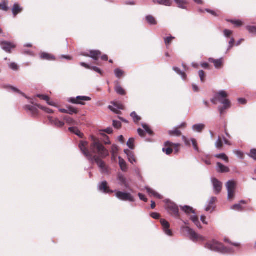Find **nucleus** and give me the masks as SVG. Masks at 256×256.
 <instances>
[{"label": "nucleus", "mask_w": 256, "mask_h": 256, "mask_svg": "<svg viewBox=\"0 0 256 256\" xmlns=\"http://www.w3.org/2000/svg\"><path fill=\"white\" fill-rule=\"evenodd\" d=\"M92 143L90 150L88 148V144L86 141L80 142L78 147L84 156L91 162H96L100 168L102 172L108 173V168L102 160L108 155V151L100 142L99 139L94 136H91Z\"/></svg>", "instance_id": "nucleus-1"}, {"label": "nucleus", "mask_w": 256, "mask_h": 256, "mask_svg": "<svg viewBox=\"0 0 256 256\" xmlns=\"http://www.w3.org/2000/svg\"><path fill=\"white\" fill-rule=\"evenodd\" d=\"M204 247L212 251L220 252L222 253H226L228 248L220 242L212 240L206 242L204 245Z\"/></svg>", "instance_id": "nucleus-2"}, {"label": "nucleus", "mask_w": 256, "mask_h": 256, "mask_svg": "<svg viewBox=\"0 0 256 256\" xmlns=\"http://www.w3.org/2000/svg\"><path fill=\"white\" fill-rule=\"evenodd\" d=\"M183 228L188 232L190 236V239L194 242H204L205 240V238L198 234L192 229L188 226H184Z\"/></svg>", "instance_id": "nucleus-3"}, {"label": "nucleus", "mask_w": 256, "mask_h": 256, "mask_svg": "<svg viewBox=\"0 0 256 256\" xmlns=\"http://www.w3.org/2000/svg\"><path fill=\"white\" fill-rule=\"evenodd\" d=\"M226 187L228 192V199L233 200L235 196L236 182L233 180H229L226 184Z\"/></svg>", "instance_id": "nucleus-4"}, {"label": "nucleus", "mask_w": 256, "mask_h": 256, "mask_svg": "<svg viewBox=\"0 0 256 256\" xmlns=\"http://www.w3.org/2000/svg\"><path fill=\"white\" fill-rule=\"evenodd\" d=\"M116 196L120 200L123 201L134 202V197L130 193L122 192H117L116 194Z\"/></svg>", "instance_id": "nucleus-5"}, {"label": "nucleus", "mask_w": 256, "mask_h": 256, "mask_svg": "<svg viewBox=\"0 0 256 256\" xmlns=\"http://www.w3.org/2000/svg\"><path fill=\"white\" fill-rule=\"evenodd\" d=\"M169 213L178 218H180L179 210L176 204L173 202H168L167 204Z\"/></svg>", "instance_id": "nucleus-6"}, {"label": "nucleus", "mask_w": 256, "mask_h": 256, "mask_svg": "<svg viewBox=\"0 0 256 256\" xmlns=\"http://www.w3.org/2000/svg\"><path fill=\"white\" fill-rule=\"evenodd\" d=\"M91 100V98L86 96H78L76 98H71L68 102L74 104H80L84 105L85 103L84 101H89Z\"/></svg>", "instance_id": "nucleus-7"}, {"label": "nucleus", "mask_w": 256, "mask_h": 256, "mask_svg": "<svg viewBox=\"0 0 256 256\" xmlns=\"http://www.w3.org/2000/svg\"><path fill=\"white\" fill-rule=\"evenodd\" d=\"M212 181L214 186V194H218L222 190V182L216 178H212Z\"/></svg>", "instance_id": "nucleus-8"}, {"label": "nucleus", "mask_w": 256, "mask_h": 256, "mask_svg": "<svg viewBox=\"0 0 256 256\" xmlns=\"http://www.w3.org/2000/svg\"><path fill=\"white\" fill-rule=\"evenodd\" d=\"M228 95L227 93L224 90L220 91L217 93V98L218 101L222 104H227L230 102L229 100L227 99Z\"/></svg>", "instance_id": "nucleus-9"}, {"label": "nucleus", "mask_w": 256, "mask_h": 256, "mask_svg": "<svg viewBox=\"0 0 256 256\" xmlns=\"http://www.w3.org/2000/svg\"><path fill=\"white\" fill-rule=\"evenodd\" d=\"M0 45L4 50L8 52H10L11 50L16 48V45L14 43L6 41L1 42Z\"/></svg>", "instance_id": "nucleus-10"}, {"label": "nucleus", "mask_w": 256, "mask_h": 256, "mask_svg": "<svg viewBox=\"0 0 256 256\" xmlns=\"http://www.w3.org/2000/svg\"><path fill=\"white\" fill-rule=\"evenodd\" d=\"M160 223L163 227V229L165 233L169 236H172V233L171 230L169 228L170 226L169 223L164 219L160 220Z\"/></svg>", "instance_id": "nucleus-11"}, {"label": "nucleus", "mask_w": 256, "mask_h": 256, "mask_svg": "<svg viewBox=\"0 0 256 256\" xmlns=\"http://www.w3.org/2000/svg\"><path fill=\"white\" fill-rule=\"evenodd\" d=\"M208 61L210 62L213 63L216 68L220 69L223 67L224 60L222 58L217 60L213 58H210L208 59Z\"/></svg>", "instance_id": "nucleus-12"}, {"label": "nucleus", "mask_w": 256, "mask_h": 256, "mask_svg": "<svg viewBox=\"0 0 256 256\" xmlns=\"http://www.w3.org/2000/svg\"><path fill=\"white\" fill-rule=\"evenodd\" d=\"M101 52L99 50H90V54H83V56L86 57H90L94 60H98L101 56Z\"/></svg>", "instance_id": "nucleus-13"}, {"label": "nucleus", "mask_w": 256, "mask_h": 256, "mask_svg": "<svg viewBox=\"0 0 256 256\" xmlns=\"http://www.w3.org/2000/svg\"><path fill=\"white\" fill-rule=\"evenodd\" d=\"M155 4L162 5L166 6H170L172 4V0H152Z\"/></svg>", "instance_id": "nucleus-14"}, {"label": "nucleus", "mask_w": 256, "mask_h": 256, "mask_svg": "<svg viewBox=\"0 0 256 256\" xmlns=\"http://www.w3.org/2000/svg\"><path fill=\"white\" fill-rule=\"evenodd\" d=\"M40 58L42 60L53 61L56 60L55 56L50 54L46 52H42L40 54Z\"/></svg>", "instance_id": "nucleus-15"}, {"label": "nucleus", "mask_w": 256, "mask_h": 256, "mask_svg": "<svg viewBox=\"0 0 256 256\" xmlns=\"http://www.w3.org/2000/svg\"><path fill=\"white\" fill-rule=\"evenodd\" d=\"M99 189L104 193H112L113 192L110 190L109 186L106 181L102 182L100 186Z\"/></svg>", "instance_id": "nucleus-16"}, {"label": "nucleus", "mask_w": 256, "mask_h": 256, "mask_svg": "<svg viewBox=\"0 0 256 256\" xmlns=\"http://www.w3.org/2000/svg\"><path fill=\"white\" fill-rule=\"evenodd\" d=\"M216 166L218 167L217 171L220 173L228 172L230 171V168L222 164L220 162H217Z\"/></svg>", "instance_id": "nucleus-17"}, {"label": "nucleus", "mask_w": 256, "mask_h": 256, "mask_svg": "<svg viewBox=\"0 0 256 256\" xmlns=\"http://www.w3.org/2000/svg\"><path fill=\"white\" fill-rule=\"evenodd\" d=\"M48 119L52 124L54 125L56 127L62 128L64 124V123L63 122L60 121L57 118H54L52 117H48Z\"/></svg>", "instance_id": "nucleus-18"}, {"label": "nucleus", "mask_w": 256, "mask_h": 256, "mask_svg": "<svg viewBox=\"0 0 256 256\" xmlns=\"http://www.w3.org/2000/svg\"><path fill=\"white\" fill-rule=\"evenodd\" d=\"M164 145L172 146L173 151H174V153L176 154L178 152L180 146V144H174L169 141L166 142L164 143Z\"/></svg>", "instance_id": "nucleus-19"}, {"label": "nucleus", "mask_w": 256, "mask_h": 256, "mask_svg": "<svg viewBox=\"0 0 256 256\" xmlns=\"http://www.w3.org/2000/svg\"><path fill=\"white\" fill-rule=\"evenodd\" d=\"M26 110H30L33 116H36L38 115V109L34 106L30 105H26L24 107Z\"/></svg>", "instance_id": "nucleus-20"}, {"label": "nucleus", "mask_w": 256, "mask_h": 256, "mask_svg": "<svg viewBox=\"0 0 256 256\" xmlns=\"http://www.w3.org/2000/svg\"><path fill=\"white\" fill-rule=\"evenodd\" d=\"M115 90L119 94L122 96H124L126 94L125 90L120 85L118 82L115 86Z\"/></svg>", "instance_id": "nucleus-21"}, {"label": "nucleus", "mask_w": 256, "mask_h": 256, "mask_svg": "<svg viewBox=\"0 0 256 256\" xmlns=\"http://www.w3.org/2000/svg\"><path fill=\"white\" fill-rule=\"evenodd\" d=\"M118 180L120 182L121 185L124 186L126 188L128 186L126 179L124 175L119 174L118 175Z\"/></svg>", "instance_id": "nucleus-22"}, {"label": "nucleus", "mask_w": 256, "mask_h": 256, "mask_svg": "<svg viewBox=\"0 0 256 256\" xmlns=\"http://www.w3.org/2000/svg\"><path fill=\"white\" fill-rule=\"evenodd\" d=\"M119 164L123 172L127 171V164L124 160L120 158H119Z\"/></svg>", "instance_id": "nucleus-23"}, {"label": "nucleus", "mask_w": 256, "mask_h": 256, "mask_svg": "<svg viewBox=\"0 0 256 256\" xmlns=\"http://www.w3.org/2000/svg\"><path fill=\"white\" fill-rule=\"evenodd\" d=\"M223 106H219L218 107V110L220 112V113L221 116L223 115L224 112L225 110L228 108H229L231 106V103L230 102V103H228L227 104H223Z\"/></svg>", "instance_id": "nucleus-24"}, {"label": "nucleus", "mask_w": 256, "mask_h": 256, "mask_svg": "<svg viewBox=\"0 0 256 256\" xmlns=\"http://www.w3.org/2000/svg\"><path fill=\"white\" fill-rule=\"evenodd\" d=\"M22 11V8H20L18 4H14L12 9L13 14L15 16Z\"/></svg>", "instance_id": "nucleus-25"}, {"label": "nucleus", "mask_w": 256, "mask_h": 256, "mask_svg": "<svg viewBox=\"0 0 256 256\" xmlns=\"http://www.w3.org/2000/svg\"><path fill=\"white\" fill-rule=\"evenodd\" d=\"M68 130L70 132L76 134V135L78 136L80 138H82L83 136V134H82L77 128L70 127V128H68Z\"/></svg>", "instance_id": "nucleus-26"}, {"label": "nucleus", "mask_w": 256, "mask_h": 256, "mask_svg": "<svg viewBox=\"0 0 256 256\" xmlns=\"http://www.w3.org/2000/svg\"><path fill=\"white\" fill-rule=\"evenodd\" d=\"M147 22L150 25H154L156 24L155 18L151 15H148L146 17Z\"/></svg>", "instance_id": "nucleus-27"}, {"label": "nucleus", "mask_w": 256, "mask_h": 256, "mask_svg": "<svg viewBox=\"0 0 256 256\" xmlns=\"http://www.w3.org/2000/svg\"><path fill=\"white\" fill-rule=\"evenodd\" d=\"M205 128V125L204 124H197L193 126L192 128L194 130L198 132H201Z\"/></svg>", "instance_id": "nucleus-28"}, {"label": "nucleus", "mask_w": 256, "mask_h": 256, "mask_svg": "<svg viewBox=\"0 0 256 256\" xmlns=\"http://www.w3.org/2000/svg\"><path fill=\"white\" fill-rule=\"evenodd\" d=\"M181 209L187 214L194 213V210H193V208L188 206H181Z\"/></svg>", "instance_id": "nucleus-29"}, {"label": "nucleus", "mask_w": 256, "mask_h": 256, "mask_svg": "<svg viewBox=\"0 0 256 256\" xmlns=\"http://www.w3.org/2000/svg\"><path fill=\"white\" fill-rule=\"evenodd\" d=\"M162 152L167 155H170L172 152L173 150L172 146L164 145V147L162 148Z\"/></svg>", "instance_id": "nucleus-30"}, {"label": "nucleus", "mask_w": 256, "mask_h": 256, "mask_svg": "<svg viewBox=\"0 0 256 256\" xmlns=\"http://www.w3.org/2000/svg\"><path fill=\"white\" fill-rule=\"evenodd\" d=\"M180 8L182 9L186 8L185 5L186 4V2L184 0H174Z\"/></svg>", "instance_id": "nucleus-31"}, {"label": "nucleus", "mask_w": 256, "mask_h": 256, "mask_svg": "<svg viewBox=\"0 0 256 256\" xmlns=\"http://www.w3.org/2000/svg\"><path fill=\"white\" fill-rule=\"evenodd\" d=\"M168 134L172 136H180L182 134V132L178 130V128H176L173 130L169 131Z\"/></svg>", "instance_id": "nucleus-32"}, {"label": "nucleus", "mask_w": 256, "mask_h": 256, "mask_svg": "<svg viewBox=\"0 0 256 256\" xmlns=\"http://www.w3.org/2000/svg\"><path fill=\"white\" fill-rule=\"evenodd\" d=\"M130 116L132 118L134 122L135 123H138L141 120V118L139 116L134 112L131 113Z\"/></svg>", "instance_id": "nucleus-33"}, {"label": "nucleus", "mask_w": 256, "mask_h": 256, "mask_svg": "<svg viewBox=\"0 0 256 256\" xmlns=\"http://www.w3.org/2000/svg\"><path fill=\"white\" fill-rule=\"evenodd\" d=\"M234 25L235 27L238 28L242 25V22L240 20H228Z\"/></svg>", "instance_id": "nucleus-34"}, {"label": "nucleus", "mask_w": 256, "mask_h": 256, "mask_svg": "<svg viewBox=\"0 0 256 256\" xmlns=\"http://www.w3.org/2000/svg\"><path fill=\"white\" fill-rule=\"evenodd\" d=\"M215 157L218 158L222 159L224 160L226 162H228V158L227 156L224 154H216L215 156Z\"/></svg>", "instance_id": "nucleus-35"}, {"label": "nucleus", "mask_w": 256, "mask_h": 256, "mask_svg": "<svg viewBox=\"0 0 256 256\" xmlns=\"http://www.w3.org/2000/svg\"><path fill=\"white\" fill-rule=\"evenodd\" d=\"M142 126L145 131L150 136L154 135L153 131L150 128L149 126L146 124H142Z\"/></svg>", "instance_id": "nucleus-36"}, {"label": "nucleus", "mask_w": 256, "mask_h": 256, "mask_svg": "<svg viewBox=\"0 0 256 256\" xmlns=\"http://www.w3.org/2000/svg\"><path fill=\"white\" fill-rule=\"evenodd\" d=\"M190 219L198 228H201L200 222H199L198 218L196 216H192Z\"/></svg>", "instance_id": "nucleus-37"}, {"label": "nucleus", "mask_w": 256, "mask_h": 256, "mask_svg": "<svg viewBox=\"0 0 256 256\" xmlns=\"http://www.w3.org/2000/svg\"><path fill=\"white\" fill-rule=\"evenodd\" d=\"M173 70L176 72H177L178 74H180L182 76V78L183 79H184V80L186 79V75L185 74V72H182V71H180V70L178 68H176V67H174L173 68Z\"/></svg>", "instance_id": "nucleus-38"}, {"label": "nucleus", "mask_w": 256, "mask_h": 256, "mask_svg": "<svg viewBox=\"0 0 256 256\" xmlns=\"http://www.w3.org/2000/svg\"><path fill=\"white\" fill-rule=\"evenodd\" d=\"M64 118L66 122L68 124H76L75 120L70 116H65Z\"/></svg>", "instance_id": "nucleus-39"}, {"label": "nucleus", "mask_w": 256, "mask_h": 256, "mask_svg": "<svg viewBox=\"0 0 256 256\" xmlns=\"http://www.w3.org/2000/svg\"><path fill=\"white\" fill-rule=\"evenodd\" d=\"M35 106H37L38 108H40V109L45 111L47 113L50 114V113H52L53 112L52 110L51 109L49 108H47L42 106L41 105L38 104H36Z\"/></svg>", "instance_id": "nucleus-40"}, {"label": "nucleus", "mask_w": 256, "mask_h": 256, "mask_svg": "<svg viewBox=\"0 0 256 256\" xmlns=\"http://www.w3.org/2000/svg\"><path fill=\"white\" fill-rule=\"evenodd\" d=\"M134 138H130L128 142L127 145L130 149H134Z\"/></svg>", "instance_id": "nucleus-41"}, {"label": "nucleus", "mask_w": 256, "mask_h": 256, "mask_svg": "<svg viewBox=\"0 0 256 256\" xmlns=\"http://www.w3.org/2000/svg\"><path fill=\"white\" fill-rule=\"evenodd\" d=\"M216 146L217 148L220 150L223 146V143L222 138L219 136L217 142L216 143Z\"/></svg>", "instance_id": "nucleus-42"}, {"label": "nucleus", "mask_w": 256, "mask_h": 256, "mask_svg": "<svg viewBox=\"0 0 256 256\" xmlns=\"http://www.w3.org/2000/svg\"><path fill=\"white\" fill-rule=\"evenodd\" d=\"M78 112V110L77 108H76L72 106H70L68 108V114H77Z\"/></svg>", "instance_id": "nucleus-43"}, {"label": "nucleus", "mask_w": 256, "mask_h": 256, "mask_svg": "<svg viewBox=\"0 0 256 256\" xmlns=\"http://www.w3.org/2000/svg\"><path fill=\"white\" fill-rule=\"evenodd\" d=\"M114 73L116 76L118 78H121L124 74L123 71L119 68L116 69L114 70Z\"/></svg>", "instance_id": "nucleus-44"}, {"label": "nucleus", "mask_w": 256, "mask_h": 256, "mask_svg": "<svg viewBox=\"0 0 256 256\" xmlns=\"http://www.w3.org/2000/svg\"><path fill=\"white\" fill-rule=\"evenodd\" d=\"M4 88H10L11 90H12L14 92H18V93H19V94H20L22 95H24V94H23L22 92H21L17 88H14L12 86H4Z\"/></svg>", "instance_id": "nucleus-45"}, {"label": "nucleus", "mask_w": 256, "mask_h": 256, "mask_svg": "<svg viewBox=\"0 0 256 256\" xmlns=\"http://www.w3.org/2000/svg\"><path fill=\"white\" fill-rule=\"evenodd\" d=\"M174 38V37L172 36L164 38V42L166 46L170 45L172 42V40Z\"/></svg>", "instance_id": "nucleus-46"}, {"label": "nucleus", "mask_w": 256, "mask_h": 256, "mask_svg": "<svg viewBox=\"0 0 256 256\" xmlns=\"http://www.w3.org/2000/svg\"><path fill=\"white\" fill-rule=\"evenodd\" d=\"M198 74L202 82H205L206 74L202 70H200L198 72Z\"/></svg>", "instance_id": "nucleus-47"}, {"label": "nucleus", "mask_w": 256, "mask_h": 256, "mask_svg": "<svg viewBox=\"0 0 256 256\" xmlns=\"http://www.w3.org/2000/svg\"><path fill=\"white\" fill-rule=\"evenodd\" d=\"M36 96L46 102H48L50 100V98L46 95L37 94Z\"/></svg>", "instance_id": "nucleus-48"}, {"label": "nucleus", "mask_w": 256, "mask_h": 256, "mask_svg": "<svg viewBox=\"0 0 256 256\" xmlns=\"http://www.w3.org/2000/svg\"><path fill=\"white\" fill-rule=\"evenodd\" d=\"M232 208L238 211H242V207L239 204H234L232 207Z\"/></svg>", "instance_id": "nucleus-49"}, {"label": "nucleus", "mask_w": 256, "mask_h": 256, "mask_svg": "<svg viewBox=\"0 0 256 256\" xmlns=\"http://www.w3.org/2000/svg\"><path fill=\"white\" fill-rule=\"evenodd\" d=\"M249 156L254 160H256V149L254 148L251 150Z\"/></svg>", "instance_id": "nucleus-50"}, {"label": "nucleus", "mask_w": 256, "mask_h": 256, "mask_svg": "<svg viewBox=\"0 0 256 256\" xmlns=\"http://www.w3.org/2000/svg\"><path fill=\"white\" fill-rule=\"evenodd\" d=\"M191 141L192 142V146H193L194 150H196L198 152V150H199L198 147L197 142H196V140L192 138V139Z\"/></svg>", "instance_id": "nucleus-51"}, {"label": "nucleus", "mask_w": 256, "mask_h": 256, "mask_svg": "<svg viewBox=\"0 0 256 256\" xmlns=\"http://www.w3.org/2000/svg\"><path fill=\"white\" fill-rule=\"evenodd\" d=\"M146 190L147 191V192L153 196H154L155 194L157 193L156 192H155L154 190H152V188H146Z\"/></svg>", "instance_id": "nucleus-52"}, {"label": "nucleus", "mask_w": 256, "mask_h": 256, "mask_svg": "<svg viewBox=\"0 0 256 256\" xmlns=\"http://www.w3.org/2000/svg\"><path fill=\"white\" fill-rule=\"evenodd\" d=\"M112 124H113V126L115 128H120L122 126L121 122L118 121L116 120H113Z\"/></svg>", "instance_id": "nucleus-53"}, {"label": "nucleus", "mask_w": 256, "mask_h": 256, "mask_svg": "<svg viewBox=\"0 0 256 256\" xmlns=\"http://www.w3.org/2000/svg\"><path fill=\"white\" fill-rule=\"evenodd\" d=\"M118 152V147L116 145H113L112 146V154L114 156L115 154H117Z\"/></svg>", "instance_id": "nucleus-54"}, {"label": "nucleus", "mask_w": 256, "mask_h": 256, "mask_svg": "<svg viewBox=\"0 0 256 256\" xmlns=\"http://www.w3.org/2000/svg\"><path fill=\"white\" fill-rule=\"evenodd\" d=\"M0 9H2L4 11H7L8 10V8L6 6V4L5 2L0 3Z\"/></svg>", "instance_id": "nucleus-55"}, {"label": "nucleus", "mask_w": 256, "mask_h": 256, "mask_svg": "<svg viewBox=\"0 0 256 256\" xmlns=\"http://www.w3.org/2000/svg\"><path fill=\"white\" fill-rule=\"evenodd\" d=\"M214 210V206L212 204H208V206L206 208V210L207 212H212Z\"/></svg>", "instance_id": "nucleus-56"}, {"label": "nucleus", "mask_w": 256, "mask_h": 256, "mask_svg": "<svg viewBox=\"0 0 256 256\" xmlns=\"http://www.w3.org/2000/svg\"><path fill=\"white\" fill-rule=\"evenodd\" d=\"M247 30H248L249 32H256V26H248Z\"/></svg>", "instance_id": "nucleus-57"}, {"label": "nucleus", "mask_w": 256, "mask_h": 256, "mask_svg": "<svg viewBox=\"0 0 256 256\" xmlns=\"http://www.w3.org/2000/svg\"><path fill=\"white\" fill-rule=\"evenodd\" d=\"M10 67L11 69L14 70H18V65L16 64V63H11L10 65Z\"/></svg>", "instance_id": "nucleus-58"}, {"label": "nucleus", "mask_w": 256, "mask_h": 256, "mask_svg": "<svg viewBox=\"0 0 256 256\" xmlns=\"http://www.w3.org/2000/svg\"><path fill=\"white\" fill-rule=\"evenodd\" d=\"M90 70H92L99 74H100L101 75H102V70L98 68L96 66H92Z\"/></svg>", "instance_id": "nucleus-59"}, {"label": "nucleus", "mask_w": 256, "mask_h": 256, "mask_svg": "<svg viewBox=\"0 0 256 256\" xmlns=\"http://www.w3.org/2000/svg\"><path fill=\"white\" fill-rule=\"evenodd\" d=\"M150 216L154 218V219H158L160 218V215L158 213H156V212H152L151 214H150Z\"/></svg>", "instance_id": "nucleus-60"}, {"label": "nucleus", "mask_w": 256, "mask_h": 256, "mask_svg": "<svg viewBox=\"0 0 256 256\" xmlns=\"http://www.w3.org/2000/svg\"><path fill=\"white\" fill-rule=\"evenodd\" d=\"M138 196H139V198H140V200H143V201H144L145 202H146L148 201V199L144 195V194H142L140 193H139L138 194Z\"/></svg>", "instance_id": "nucleus-61"}, {"label": "nucleus", "mask_w": 256, "mask_h": 256, "mask_svg": "<svg viewBox=\"0 0 256 256\" xmlns=\"http://www.w3.org/2000/svg\"><path fill=\"white\" fill-rule=\"evenodd\" d=\"M138 134L140 136L144 137L145 136V132L144 130H142V129L138 128Z\"/></svg>", "instance_id": "nucleus-62"}, {"label": "nucleus", "mask_w": 256, "mask_h": 256, "mask_svg": "<svg viewBox=\"0 0 256 256\" xmlns=\"http://www.w3.org/2000/svg\"><path fill=\"white\" fill-rule=\"evenodd\" d=\"M217 198L216 197H212L209 201V204L214 206V203L216 202Z\"/></svg>", "instance_id": "nucleus-63"}, {"label": "nucleus", "mask_w": 256, "mask_h": 256, "mask_svg": "<svg viewBox=\"0 0 256 256\" xmlns=\"http://www.w3.org/2000/svg\"><path fill=\"white\" fill-rule=\"evenodd\" d=\"M108 108L112 110V112H114L116 114H120L121 113V112L116 110V108H113L112 106H110Z\"/></svg>", "instance_id": "nucleus-64"}]
</instances>
